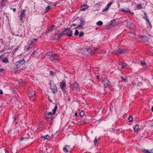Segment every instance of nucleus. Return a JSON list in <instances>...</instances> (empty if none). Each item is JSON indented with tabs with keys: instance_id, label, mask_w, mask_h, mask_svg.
Returning <instances> with one entry per match:
<instances>
[{
	"instance_id": "17",
	"label": "nucleus",
	"mask_w": 153,
	"mask_h": 153,
	"mask_svg": "<svg viewBox=\"0 0 153 153\" xmlns=\"http://www.w3.org/2000/svg\"><path fill=\"white\" fill-rule=\"evenodd\" d=\"M69 147L68 146L66 145L65 147L63 149V151L65 153H67L68 152V150Z\"/></svg>"
},
{
	"instance_id": "24",
	"label": "nucleus",
	"mask_w": 153,
	"mask_h": 153,
	"mask_svg": "<svg viewBox=\"0 0 153 153\" xmlns=\"http://www.w3.org/2000/svg\"><path fill=\"white\" fill-rule=\"evenodd\" d=\"M57 105H56L54 108L52 110L53 114H54L56 113V111L57 110Z\"/></svg>"
},
{
	"instance_id": "35",
	"label": "nucleus",
	"mask_w": 153,
	"mask_h": 153,
	"mask_svg": "<svg viewBox=\"0 0 153 153\" xmlns=\"http://www.w3.org/2000/svg\"><path fill=\"white\" fill-rule=\"evenodd\" d=\"M50 74L52 76H54L55 75L56 73L55 72H53L52 71H50Z\"/></svg>"
},
{
	"instance_id": "56",
	"label": "nucleus",
	"mask_w": 153,
	"mask_h": 153,
	"mask_svg": "<svg viewBox=\"0 0 153 153\" xmlns=\"http://www.w3.org/2000/svg\"><path fill=\"white\" fill-rule=\"evenodd\" d=\"M151 109L152 111L153 112V107H152L151 108Z\"/></svg>"
},
{
	"instance_id": "10",
	"label": "nucleus",
	"mask_w": 153,
	"mask_h": 153,
	"mask_svg": "<svg viewBox=\"0 0 153 153\" xmlns=\"http://www.w3.org/2000/svg\"><path fill=\"white\" fill-rule=\"evenodd\" d=\"M35 95V92L34 91H30L28 93V95L30 98L34 97Z\"/></svg>"
},
{
	"instance_id": "49",
	"label": "nucleus",
	"mask_w": 153,
	"mask_h": 153,
	"mask_svg": "<svg viewBox=\"0 0 153 153\" xmlns=\"http://www.w3.org/2000/svg\"><path fill=\"white\" fill-rule=\"evenodd\" d=\"M10 9L11 10L12 9L14 12H15L16 10V8H14L13 9L11 8Z\"/></svg>"
},
{
	"instance_id": "11",
	"label": "nucleus",
	"mask_w": 153,
	"mask_h": 153,
	"mask_svg": "<svg viewBox=\"0 0 153 153\" xmlns=\"http://www.w3.org/2000/svg\"><path fill=\"white\" fill-rule=\"evenodd\" d=\"M112 3L111 2H110L105 6V8L103 9V11H105L108 10L110 7V6L112 4Z\"/></svg>"
},
{
	"instance_id": "43",
	"label": "nucleus",
	"mask_w": 153,
	"mask_h": 153,
	"mask_svg": "<svg viewBox=\"0 0 153 153\" xmlns=\"http://www.w3.org/2000/svg\"><path fill=\"white\" fill-rule=\"evenodd\" d=\"M142 85V83L141 82H138L137 84V86H140Z\"/></svg>"
},
{
	"instance_id": "61",
	"label": "nucleus",
	"mask_w": 153,
	"mask_h": 153,
	"mask_svg": "<svg viewBox=\"0 0 153 153\" xmlns=\"http://www.w3.org/2000/svg\"><path fill=\"white\" fill-rule=\"evenodd\" d=\"M112 131H113V128H112Z\"/></svg>"
},
{
	"instance_id": "3",
	"label": "nucleus",
	"mask_w": 153,
	"mask_h": 153,
	"mask_svg": "<svg viewBox=\"0 0 153 153\" xmlns=\"http://www.w3.org/2000/svg\"><path fill=\"white\" fill-rule=\"evenodd\" d=\"M126 52V50L125 49H119L118 51H114V53L115 54L119 56L120 54L125 53Z\"/></svg>"
},
{
	"instance_id": "42",
	"label": "nucleus",
	"mask_w": 153,
	"mask_h": 153,
	"mask_svg": "<svg viewBox=\"0 0 153 153\" xmlns=\"http://www.w3.org/2000/svg\"><path fill=\"white\" fill-rule=\"evenodd\" d=\"M53 54L51 53V52H48L47 53V55L49 57L51 56V55H52Z\"/></svg>"
},
{
	"instance_id": "5",
	"label": "nucleus",
	"mask_w": 153,
	"mask_h": 153,
	"mask_svg": "<svg viewBox=\"0 0 153 153\" xmlns=\"http://www.w3.org/2000/svg\"><path fill=\"white\" fill-rule=\"evenodd\" d=\"M25 60L24 59L18 61L16 63V66L19 67L24 64L25 62Z\"/></svg>"
},
{
	"instance_id": "47",
	"label": "nucleus",
	"mask_w": 153,
	"mask_h": 153,
	"mask_svg": "<svg viewBox=\"0 0 153 153\" xmlns=\"http://www.w3.org/2000/svg\"><path fill=\"white\" fill-rule=\"evenodd\" d=\"M91 49L90 48H86V49H85V50L87 51H88V52H89V51H90Z\"/></svg>"
},
{
	"instance_id": "38",
	"label": "nucleus",
	"mask_w": 153,
	"mask_h": 153,
	"mask_svg": "<svg viewBox=\"0 0 153 153\" xmlns=\"http://www.w3.org/2000/svg\"><path fill=\"white\" fill-rule=\"evenodd\" d=\"M84 35V33L83 32H81L79 34V36L80 37H82Z\"/></svg>"
},
{
	"instance_id": "1",
	"label": "nucleus",
	"mask_w": 153,
	"mask_h": 153,
	"mask_svg": "<svg viewBox=\"0 0 153 153\" xmlns=\"http://www.w3.org/2000/svg\"><path fill=\"white\" fill-rule=\"evenodd\" d=\"M48 58L51 61L54 63L58 62L59 60L58 55L55 54H54L51 56L48 57Z\"/></svg>"
},
{
	"instance_id": "22",
	"label": "nucleus",
	"mask_w": 153,
	"mask_h": 153,
	"mask_svg": "<svg viewBox=\"0 0 153 153\" xmlns=\"http://www.w3.org/2000/svg\"><path fill=\"white\" fill-rule=\"evenodd\" d=\"M54 27L55 26H51L50 27L48 30L47 31V32L48 33L51 32L52 31Z\"/></svg>"
},
{
	"instance_id": "32",
	"label": "nucleus",
	"mask_w": 153,
	"mask_h": 153,
	"mask_svg": "<svg viewBox=\"0 0 153 153\" xmlns=\"http://www.w3.org/2000/svg\"><path fill=\"white\" fill-rule=\"evenodd\" d=\"M121 78L122 80H123L125 82H127L128 81L127 79L126 78H124L123 76H121Z\"/></svg>"
},
{
	"instance_id": "21",
	"label": "nucleus",
	"mask_w": 153,
	"mask_h": 153,
	"mask_svg": "<svg viewBox=\"0 0 153 153\" xmlns=\"http://www.w3.org/2000/svg\"><path fill=\"white\" fill-rule=\"evenodd\" d=\"M83 25L80 24L79 25H78L75 28L78 29L79 30H81L83 28Z\"/></svg>"
},
{
	"instance_id": "62",
	"label": "nucleus",
	"mask_w": 153,
	"mask_h": 153,
	"mask_svg": "<svg viewBox=\"0 0 153 153\" xmlns=\"http://www.w3.org/2000/svg\"><path fill=\"white\" fill-rule=\"evenodd\" d=\"M152 79H153V76H152Z\"/></svg>"
},
{
	"instance_id": "50",
	"label": "nucleus",
	"mask_w": 153,
	"mask_h": 153,
	"mask_svg": "<svg viewBox=\"0 0 153 153\" xmlns=\"http://www.w3.org/2000/svg\"><path fill=\"white\" fill-rule=\"evenodd\" d=\"M76 24H73L72 25H71V27H72V26H75L76 25Z\"/></svg>"
},
{
	"instance_id": "4",
	"label": "nucleus",
	"mask_w": 153,
	"mask_h": 153,
	"mask_svg": "<svg viewBox=\"0 0 153 153\" xmlns=\"http://www.w3.org/2000/svg\"><path fill=\"white\" fill-rule=\"evenodd\" d=\"M102 83L105 87H107L110 85V82L106 78L102 80Z\"/></svg>"
},
{
	"instance_id": "14",
	"label": "nucleus",
	"mask_w": 153,
	"mask_h": 153,
	"mask_svg": "<svg viewBox=\"0 0 153 153\" xmlns=\"http://www.w3.org/2000/svg\"><path fill=\"white\" fill-rule=\"evenodd\" d=\"M51 89L52 91V92L53 94H55L57 92V89H56V85L54 86L53 88H52V86H51Z\"/></svg>"
},
{
	"instance_id": "34",
	"label": "nucleus",
	"mask_w": 153,
	"mask_h": 153,
	"mask_svg": "<svg viewBox=\"0 0 153 153\" xmlns=\"http://www.w3.org/2000/svg\"><path fill=\"white\" fill-rule=\"evenodd\" d=\"M121 10L123 11H124L125 12H128L130 13L131 11L129 9H127L126 10H124V9H122Z\"/></svg>"
},
{
	"instance_id": "2",
	"label": "nucleus",
	"mask_w": 153,
	"mask_h": 153,
	"mask_svg": "<svg viewBox=\"0 0 153 153\" xmlns=\"http://www.w3.org/2000/svg\"><path fill=\"white\" fill-rule=\"evenodd\" d=\"M62 36L66 34L69 37H71L72 34V31L68 29H65L62 32Z\"/></svg>"
},
{
	"instance_id": "30",
	"label": "nucleus",
	"mask_w": 153,
	"mask_h": 153,
	"mask_svg": "<svg viewBox=\"0 0 153 153\" xmlns=\"http://www.w3.org/2000/svg\"><path fill=\"white\" fill-rule=\"evenodd\" d=\"M128 120L129 122H132L133 120V118L131 116H130L128 118Z\"/></svg>"
},
{
	"instance_id": "13",
	"label": "nucleus",
	"mask_w": 153,
	"mask_h": 153,
	"mask_svg": "<svg viewBox=\"0 0 153 153\" xmlns=\"http://www.w3.org/2000/svg\"><path fill=\"white\" fill-rule=\"evenodd\" d=\"M139 127V125L137 124H136L135 126L134 127V131L137 133L138 131Z\"/></svg>"
},
{
	"instance_id": "54",
	"label": "nucleus",
	"mask_w": 153,
	"mask_h": 153,
	"mask_svg": "<svg viewBox=\"0 0 153 153\" xmlns=\"http://www.w3.org/2000/svg\"><path fill=\"white\" fill-rule=\"evenodd\" d=\"M33 41H37V39H33Z\"/></svg>"
},
{
	"instance_id": "39",
	"label": "nucleus",
	"mask_w": 153,
	"mask_h": 153,
	"mask_svg": "<svg viewBox=\"0 0 153 153\" xmlns=\"http://www.w3.org/2000/svg\"><path fill=\"white\" fill-rule=\"evenodd\" d=\"M115 22H116L115 20H114H114H111V23L110 24V25H111L112 24L115 23Z\"/></svg>"
},
{
	"instance_id": "37",
	"label": "nucleus",
	"mask_w": 153,
	"mask_h": 153,
	"mask_svg": "<svg viewBox=\"0 0 153 153\" xmlns=\"http://www.w3.org/2000/svg\"><path fill=\"white\" fill-rule=\"evenodd\" d=\"M127 65V64L125 63H123L122 65V68H124Z\"/></svg>"
},
{
	"instance_id": "9",
	"label": "nucleus",
	"mask_w": 153,
	"mask_h": 153,
	"mask_svg": "<svg viewBox=\"0 0 153 153\" xmlns=\"http://www.w3.org/2000/svg\"><path fill=\"white\" fill-rule=\"evenodd\" d=\"M62 36V32L60 33L55 34L54 36V39L58 40L59 38Z\"/></svg>"
},
{
	"instance_id": "18",
	"label": "nucleus",
	"mask_w": 153,
	"mask_h": 153,
	"mask_svg": "<svg viewBox=\"0 0 153 153\" xmlns=\"http://www.w3.org/2000/svg\"><path fill=\"white\" fill-rule=\"evenodd\" d=\"M142 9H143V7L141 4H138L136 6V10H140Z\"/></svg>"
},
{
	"instance_id": "16",
	"label": "nucleus",
	"mask_w": 153,
	"mask_h": 153,
	"mask_svg": "<svg viewBox=\"0 0 153 153\" xmlns=\"http://www.w3.org/2000/svg\"><path fill=\"white\" fill-rule=\"evenodd\" d=\"M141 64L143 67L144 69H146L147 68V65L146 64V62L144 61H141Z\"/></svg>"
},
{
	"instance_id": "20",
	"label": "nucleus",
	"mask_w": 153,
	"mask_h": 153,
	"mask_svg": "<svg viewBox=\"0 0 153 153\" xmlns=\"http://www.w3.org/2000/svg\"><path fill=\"white\" fill-rule=\"evenodd\" d=\"M6 2L4 0H2L1 2L0 3V7H2L5 5Z\"/></svg>"
},
{
	"instance_id": "29",
	"label": "nucleus",
	"mask_w": 153,
	"mask_h": 153,
	"mask_svg": "<svg viewBox=\"0 0 153 153\" xmlns=\"http://www.w3.org/2000/svg\"><path fill=\"white\" fill-rule=\"evenodd\" d=\"M103 24V23L101 21H99L96 23V25L98 26H101Z\"/></svg>"
},
{
	"instance_id": "19",
	"label": "nucleus",
	"mask_w": 153,
	"mask_h": 153,
	"mask_svg": "<svg viewBox=\"0 0 153 153\" xmlns=\"http://www.w3.org/2000/svg\"><path fill=\"white\" fill-rule=\"evenodd\" d=\"M142 152L146 153H153L152 152V150H151L150 151H148L147 150H146L145 149H142Z\"/></svg>"
},
{
	"instance_id": "55",
	"label": "nucleus",
	"mask_w": 153,
	"mask_h": 153,
	"mask_svg": "<svg viewBox=\"0 0 153 153\" xmlns=\"http://www.w3.org/2000/svg\"><path fill=\"white\" fill-rule=\"evenodd\" d=\"M150 55L151 56H153V53H151L150 54Z\"/></svg>"
},
{
	"instance_id": "53",
	"label": "nucleus",
	"mask_w": 153,
	"mask_h": 153,
	"mask_svg": "<svg viewBox=\"0 0 153 153\" xmlns=\"http://www.w3.org/2000/svg\"><path fill=\"white\" fill-rule=\"evenodd\" d=\"M74 114H75V116L76 117H77V113L76 112H75V113H74Z\"/></svg>"
},
{
	"instance_id": "44",
	"label": "nucleus",
	"mask_w": 153,
	"mask_h": 153,
	"mask_svg": "<svg viewBox=\"0 0 153 153\" xmlns=\"http://www.w3.org/2000/svg\"><path fill=\"white\" fill-rule=\"evenodd\" d=\"M117 86L118 88L120 90L121 88V86L120 85L118 84L117 85Z\"/></svg>"
},
{
	"instance_id": "8",
	"label": "nucleus",
	"mask_w": 153,
	"mask_h": 153,
	"mask_svg": "<svg viewBox=\"0 0 153 153\" xmlns=\"http://www.w3.org/2000/svg\"><path fill=\"white\" fill-rule=\"evenodd\" d=\"M60 86L62 90H64L66 86L65 82L63 80L62 82H61L60 84Z\"/></svg>"
},
{
	"instance_id": "25",
	"label": "nucleus",
	"mask_w": 153,
	"mask_h": 153,
	"mask_svg": "<svg viewBox=\"0 0 153 153\" xmlns=\"http://www.w3.org/2000/svg\"><path fill=\"white\" fill-rule=\"evenodd\" d=\"M73 86L74 87L78 88L79 87V85L78 83L76 82H74L73 84Z\"/></svg>"
},
{
	"instance_id": "41",
	"label": "nucleus",
	"mask_w": 153,
	"mask_h": 153,
	"mask_svg": "<svg viewBox=\"0 0 153 153\" xmlns=\"http://www.w3.org/2000/svg\"><path fill=\"white\" fill-rule=\"evenodd\" d=\"M145 19L149 23H150V21H149V20L147 17V16L146 15V14H145Z\"/></svg>"
},
{
	"instance_id": "33",
	"label": "nucleus",
	"mask_w": 153,
	"mask_h": 153,
	"mask_svg": "<svg viewBox=\"0 0 153 153\" xmlns=\"http://www.w3.org/2000/svg\"><path fill=\"white\" fill-rule=\"evenodd\" d=\"M42 137L44 138L45 139L47 140L49 139V137H50L49 136L48 134L45 135L44 136H43Z\"/></svg>"
},
{
	"instance_id": "7",
	"label": "nucleus",
	"mask_w": 153,
	"mask_h": 153,
	"mask_svg": "<svg viewBox=\"0 0 153 153\" xmlns=\"http://www.w3.org/2000/svg\"><path fill=\"white\" fill-rule=\"evenodd\" d=\"M34 44L33 41H31V42L30 44H28L27 46V50L28 51H30L33 48Z\"/></svg>"
},
{
	"instance_id": "52",
	"label": "nucleus",
	"mask_w": 153,
	"mask_h": 153,
	"mask_svg": "<svg viewBox=\"0 0 153 153\" xmlns=\"http://www.w3.org/2000/svg\"><path fill=\"white\" fill-rule=\"evenodd\" d=\"M100 75H98L97 76V79H98L100 77Z\"/></svg>"
},
{
	"instance_id": "15",
	"label": "nucleus",
	"mask_w": 153,
	"mask_h": 153,
	"mask_svg": "<svg viewBox=\"0 0 153 153\" xmlns=\"http://www.w3.org/2000/svg\"><path fill=\"white\" fill-rule=\"evenodd\" d=\"M88 5L84 4L81 7L80 10H83L88 8Z\"/></svg>"
},
{
	"instance_id": "23",
	"label": "nucleus",
	"mask_w": 153,
	"mask_h": 153,
	"mask_svg": "<svg viewBox=\"0 0 153 153\" xmlns=\"http://www.w3.org/2000/svg\"><path fill=\"white\" fill-rule=\"evenodd\" d=\"M80 24L81 25H83L85 23V21L83 18H81L80 19Z\"/></svg>"
},
{
	"instance_id": "59",
	"label": "nucleus",
	"mask_w": 153,
	"mask_h": 153,
	"mask_svg": "<svg viewBox=\"0 0 153 153\" xmlns=\"http://www.w3.org/2000/svg\"><path fill=\"white\" fill-rule=\"evenodd\" d=\"M105 52H105V51H103V52H102V53H105Z\"/></svg>"
},
{
	"instance_id": "12",
	"label": "nucleus",
	"mask_w": 153,
	"mask_h": 153,
	"mask_svg": "<svg viewBox=\"0 0 153 153\" xmlns=\"http://www.w3.org/2000/svg\"><path fill=\"white\" fill-rule=\"evenodd\" d=\"M52 113L48 112L47 113H45V115L47 118H50L52 117Z\"/></svg>"
},
{
	"instance_id": "28",
	"label": "nucleus",
	"mask_w": 153,
	"mask_h": 153,
	"mask_svg": "<svg viewBox=\"0 0 153 153\" xmlns=\"http://www.w3.org/2000/svg\"><path fill=\"white\" fill-rule=\"evenodd\" d=\"M100 138V137H98V138H97V137H95L94 140V142L95 144H96V143H97V141L99 140Z\"/></svg>"
},
{
	"instance_id": "31",
	"label": "nucleus",
	"mask_w": 153,
	"mask_h": 153,
	"mask_svg": "<svg viewBox=\"0 0 153 153\" xmlns=\"http://www.w3.org/2000/svg\"><path fill=\"white\" fill-rule=\"evenodd\" d=\"M51 8V6H48V7H46L45 8V12H47Z\"/></svg>"
},
{
	"instance_id": "51",
	"label": "nucleus",
	"mask_w": 153,
	"mask_h": 153,
	"mask_svg": "<svg viewBox=\"0 0 153 153\" xmlns=\"http://www.w3.org/2000/svg\"><path fill=\"white\" fill-rule=\"evenodd\" d=\"M25 138H24V137H23V138H22L20 140V142H21V141H22V140H23V139H25Z\"/></svg>"
},
{
	"instance_id": "36",
	"label": "nucleus",
	"mask_w": 153,
	"mask_h": 153,
	"mask_svg": "<svg viewBox=\"0 0 153 153\" xmlns=\"http://www.w3.org/2000/svg\"><path fill=\"white\" fill-rule=\"evenodd\" d=\"M80 115L81 117L84 116L85 114V112L84 111H82L80 113Z\"/></svg>"
},
{
	"instance_id": "6",
	"label": "nucleus",
	"mask_w": 153,
	"mask_h": 153,
	"mask_svg": "<svg viewBox=\"0 0 153 153\" xmlns=\"http://www.w3.org/2000/svg\"><path fill=\"white\" fill-rule=\"evenodd\" d=\"M25 11L26 10L25 9L22 10L20 15L19 16L21 21H22L23 19L25 17Z\"/></svg>"
},
{
	"instance_id": "27",
	"label": "nucleus",
	"mask_w": 153,
	"mask_h": 153,
	"mask_svg": "<svg viewBox=\"0 0 153 153\" xmlns=\"http://www.w3.org/2000/svg\"><path fill=\"white\" fill-rule=\"evenodd\" d=\"M140 38L141 39L146 40L147 37L145 36H140Z\"/></svg>"
},
{
	"instance_id": "48",
	"label": "nucleus",
	"mask_w": 153,
	"mask_h": 153,
	"mask_svg": "<svg viewBox=\"0 0 153 153\" xmlns=\"http://www.w3.org/2000/svg\"><path fill=\"white\" fill-rule=\"evenodd\" d=\"M4 70V68H1L0 69V72H2Z\"/></svg>"
},
{
	"instance_id": "26",
	"label": "nucleus",
	"mask_w": 153,
	"mask_h": 153,
	"mask_svg": "<svg viewBox=\"0 0 153 153\" xmlns=\"http://www.w3.org/2000/svg\"><path fill=\"white\" fill-rule=\"evenodd\" d=\"M2 61L3 62L7 63L8 62V59L7 58L5 57L2 59Z\"/></svg>"
},
{
	"instance_id": "58",
	"label": "nucleus",
	"mask_w": 153,
	"mask_h": 153,
	"mask_svg": "<svg viewBox=\"0 0 153 153\" xmlns=\"http://www.w3.org/2000/svg\"><path fill=\"white\" fill-rule=\"evenodd\" d=\"M5 153H9L7 151H6Z\"/></svg>"
},
{
	"instance_id": "57",
	"label": "nucleus",
	"mask_w": 153,
	"mask_h": 153,
	"mask_svg": "<svg viewBox=\"0 0 153 153\" xmlns=\"http://www.w3.org/2000/svg\"><path fill=\"white\" fill-rule=\"evenodd\" d=\"M16 103H17L18 104H19L20 103V102H16Z\"/></svg>"
},
{
	"instance_id": "40",
	"label": "nucleus",
	"mask_w": 153,
	"mask_h": 153,
	"mask_svg": "<svg viewBox=\"0 0 153 153\" xmlns=\"http://www.w3.org/2000/svg\"><path fill=\"white\" fill-rule=\"evenodd\" d=\"M79 34V31L76 30H75V32L74 33V35L76 36H77Z\"/></svg>"
},
{
	"instance_id": "45",
	"label": "nucleus",
	"mask_w": 153,
	"mask_h": 153,
	"mask_svg": "<svg viewBox=\"0 0 153 153\" xmlns=\"http://www.w3.org/2000/svg\"><path fill=\"white\" fill-rule=\"evenodd\" d=\"M12 118L13 119V121H15L16 120V118L15 116L13 117Z\"/></svg>"
},
{
	"instance_id": "46",
	"label": "nucleus",
	"mask_w": 153,
	"mask_h": 153,
	"mask_svg": "<svg viewBox=\"0 0 153 153\" xmlns=\"http://www.w3.org/2000/svg\"><path fill=\"white\" fill-rule=\"evenodd\" d=\"M3 91H2V90L0 89V94H3Z\"/></svg>"
},
{
	"instance_id": "60",
	"label": "nucleus",
	"mask_w": 153,
	"mask_h": 153,
	"mask_svg": "<svg viewBox=\"0 0 153 153\" xmlns=\"http://www.w3.org/2000/svg\"><path fill=\"white\" fill-rule=\"evenodd\" d=\"M2 57V55L0 56V59H1V57Z\"/></svg>"
}]
</instances>
